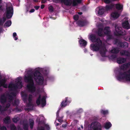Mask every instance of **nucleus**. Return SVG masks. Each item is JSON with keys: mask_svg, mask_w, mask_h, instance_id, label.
I'll return each instance as SVG.
<instances>
[{"mask_svg": "<svg viewBox=\"0 0 130 130\" xmlns=\"http://www.w3.org/2000/svg\"><path fill=\"white\" fill-rule=\"evenodd\" d=\"M13 36L14 38L15 37H16L17 35V34L16 32H14L13 33Z\"/></svg>", "mask_w": 130, "mask_h": 130, "instance_id": "61", "label": "nucleus"}, {"mask_svg": "<svg viewBox=\"0 0 130 130\" xmlns=\"http://www.w3.org/2000/svg\"><path fill=\"white\" fill-rule=\"evenodd\" d=\"M117 57V56L115 55H112L110 56V58L114 60L116 59Z\"/></svg>", "mask_w": 130, "mask_h": 130, "instance_id": "48", "label": "nucleus"}, {"mask_svg": "<svg viewBox=\"0 0 130 130\" xmlns=\"http://www.w3.org/2000/svg\"><path fill=\"white\" fill-rule=\"evenodd\" d=\"M48 9L49 11L51 12H52L54 11V9L53 6L52 5L48 7Z\"/></svg>", "mask_w": 130, "mask_h": 130, "instance_id": "45", "label": "nucleus"}, {"mask_svg": "<svg viewBox=\"0 0 130 130\" xmlns=\"http://www.w3.org/2000/svg\"><path fill=\"white\" fill-rule=\"evenodd\" d=\"M19 100L18 99H16L14 100V102L13 103V105L14 106H17L19 104Z\"/></svg>", "mask_w": 130, "mask_h": 130, "instance_id": "37", "label": "nucleus"}, {"mask_svg": "<svg viewBox=\"0 0 130 130\" xmlns=\"http://www.w3.org/2000/svg\"><path fill=\"white\" fill-rule=\"evenodd\" d=\"M7 101V98L4 94L1 95L0 96V101L1 104H4L6 103Z\"/></svg>", "mask_w": 130, "mask_h": 130, "instance_id": "11", "label": "nucleus"}, {"mask_svg": "<svg viewBox=\"0 0 130 130\" xmlns=\"http://www.w3.org/2000/svg\"><path fill=\"white\" fill-rule=\"evenodd\" d=\"M6 17L7 18H11L13 13V9L12 6H9L7 7L6 9Z\"/></svg>", "mask_w": 130, "mask_h": 130, "instance_id": "5", "label": "nucleus"}, {"mask_svg": "<svg viewBox=\"0 0 130 130\" xmlns=\"http://www.w3.org/2000/svg\"><path fill=\"white\" fill-rule=\"evenodd\" d=\"M77 2L75 1H73L72 3L73 6H77L78 5V3H80L81 2L82 0H75Z\"/></svg>", "mask_w": 130, "mask_h": 130, "instance_id": "28", "label": "nucleus"}, {"mask_svg": "<svg viewBox=\"0 0 130 130\" xmlns=\"http://www.w3.org/2000/svg\"><path fill=\"white\" fill-rule=\"evenodd\" d=\"M68 97H66L64 100H63L61 103L60 106L61 107H66L68 103H70L71 102V100H68Z\"/></svg>", "mask_w": 130, "mask_h": 130, "instance_id": "9", "label": "nucleus"}, {"mask_svg": "<svg viewBox=\"0 0 130 130\" xmlns=\"http://www.w3.org/2000/svg\"><path fill=\"white\" fill-rule=\"evenodd\" d=\"M11 130H17V128L13 124L11 125L10 126Z\"/></svg>", "mask_w": 130, "mask_h": 130, "instance_id": "41", "label": "nucleus"}, {"mask_svg": "<svg viewBox=\"0 0 130 130\" xmlns=\"http://www.w3.org/2000/svg\"><path fill=\"white\" fill-rule=\"evenodd\" d=\"M35 11V10L34 9H32L29 11L30 13H32Z\"/></svg>", "mask_w": 130, "mask_h": 130, "instance_id": "60", "label": "nucleus"}, {"mask_svg": "<svg viewBox=\"0 0 130 130\" xmlns=\"http://www.w3.org/2000/svg\"><path fill=\"white\" fill-rule=\"evenodd\" d=\"M115 6V4L112 3L110 4L106 5L104 7L105 9V11L106 12L112 10L113 8H114Z\"/></svg>", "mask_w": 130, "mask_h": 130, "instance_id": "7", "label": "nucleus"}, {"mask_svg": "<svg viewBox=\"0 0 130 130\" xmlns=\"http://www.w3.org/2000/svg\"><path fill=\"white\" fill-rule=\"evenodd\" d=\"M126 61V59L125 58L119 57L117 58V61L118 63L119 64H121L125 62Z\"/></svg>", "mask_w": 130, "mask_h": 130, "instance_id": "12", "label": "nucleus"}, {"mask_svg": "<svg viewBox=\"0 0 130 130\" xmlns=\"http://www.w3.org/2000/svg\"><path fill=\"white\" fill-rule=\"evenodd\" d=\"M112 126V124L110 122H107L105 123L104 125V127L106 129H109Z\"/></svg>", "mask_w": 130, "mask_h": 130, "instance_id": "31", "label": "nucleus"}, {"mask_svg": "<svg viewBox=\"0 0 130 130\" xmlns=\"http://www.w3.org/2000/svg\"><path fill=\"white\" fill-rule=\"evenodd\" d=\"M118 25H115V27L116 31L115 32V35L117 36L124 35H126L125 31L122 29L121 27H118Z\"/></svg>", "mask_w": 130, "mask_h": 130, "instance_id": "3", "label": "nucleus"}, {"mask_svg": "<svg viewBox=\"0 0 130 130\" xmlns=\"http://www.w3.org/2000/svg\"><path fill=\"white\" fill-rule=\"evenodd\" d=\"M6 81L5 79H3L0 80V87L3 86L5 88H7V85L6 84Z\"/></svg>", "mask_w": 130, "mask_h": 130, "instance_id": "13", "label": "nucleus"}, {"mask_svg": "<svg viewBox=\"0 0 130 130\" xmlns=\"http://www.w3.org/2000/svg\"><path fill=\"white\" fill-rule=\"evenodd\" d=\"M59 110H58L56 113V116L57 117V118H58V117H59Z\"/></svg>", "mask_w": 130, "mask_h": 130, "instance_id": "58", "label": "nucleus"}, {"mask_svg": "<svg viewBox=\"0 0 130 130\" xmlns=\"http://www.w3.org/2000/svg\"><path fill=\"white\" fill-rule=\"evenodd\" d=\"M101 113L103 114L104 115H106L108 113V111L107 110H101Z\"/></svg>", "mask_w": 130, "mask_h": 130, "instance_id": "42", "label": "nucleus"}, {"mask_svg": "<svg viewBox=\"0 0 130 130\" xmlns=\"http://www.w3.org/2000/svg\"><path fill=\"white\" fill-rule=\"evenodd\" d=\"M100 21L102 23L99 24H107V21H106L104 19H102Z\"/></svg>", "mask_w": 130, "mask_h": 130, "instance_id": "38", "label": "nucleus"}, {"mask_svg": "<svg viewBox=\"0 0 130 130\" xmlns=\"http://www.w3.org/2000/svg\"><path fill=\"white\" fill-rule=\"evenodd\" d=\"M103 28H99L98 32V35L99 36H103Z\"/></svg>", "mask_w": 130, "mask_h": 130, "instance_id": "25", "label": "nucleus"}, {"mask_svg": "<svg viewBox=\"0 0 130 130\" xmlns=\"http://www.w3.org/2000/svg\"><path fill=\"white\" fill-rule=\"evenodd\" d=\"M62 127L65 128L67 127V125L66 124H63L62 125Z\"/></svg>", "mask_w": 130, "mask_h": 130, "instance_id": "62", "label": "nucleus"}, {"mask_svg": "<svg viewBox=\"0 0 130 130\" xmlns=\"http://www.w3.org/2000/svg\"><path fill=\"white\" fill-rule=\"evenodd\" d=\"M29 126L30 128L31 129H32L34 125V121L33 120L31 119L29 120Z\"/></svg>", "mask_w": 130, "mask_h": 130, "instance_id": "34", "label": "nucleus"}, {"mask_svg": "<svg viewBox=\"0 0 130 130\" xmlns=\"http://www.w3.org/2000/svg\"><path fill=\"white\" fill-rule=\"evenodd\" d=\"M95 42H96V44H98L99 45H101V46H102V41L99 38H96V41Z\"/></svg>", "mask_w": 130, "mask_h": 130, "instance_id": "29", "label": "nucleus"}, {"mask_svg": "<svg viewBox=\"0 0 130 130\" xmlns=\"http://www.w3.org/2000/svg\"><path fill=\"white\" fill-rule=\"evenodd\" d=\"M61 3H63L65 5L68 6H70L72 4L71 0H60Z\"/></svg>", "mask_w": 130, "mask_h": 130, "instance_id": "14", "label": "nucleus"}, {"mask_svg": "<svg viewBox=\"0 0 130 130\" xmlns=\"http://www.w3.org/2000/svg\"><path fill=\"white\" fill-rule=\"evenodd\" d=\"M6 20V18L3 17L1 19L0 18V24H3L5 22Z\"/></svg>", "mask_w": 130, "mask_h": 130, "instance_id": "39", "label": "nucleus"}, {"mask_svg": "<svg viewBox=\"0 0 130 130\" xmlns=\"http://www.w3.org/2000/svg\"><path fill=\"white\" fill-rule=\"evenodd\" d=\"M115 6L116 8L118 10H122L123 6L120 4H116Z\"/></svg>", "mask_w": 130, "mask_h": 130, "instance_id": "26", "label": "nucleus"}, {"mask_svg": "<svg viewBox=\"0 0 130 130\" xmlns=\"http://www.w3.org/2000/svg\"><path fill=\"white\" fill-rule=\"evenodd\" d=\"M119 50L118 48H115L111 51V52L112 53L117 54L119 52Z\"/></svg>", "mask_w": 130, "mask_h": 130, "instance_id": "30", "label": "nucleus"}, {"mask_svg": "<svg viewBox=\"0 0 130 130\" xmlns=\"http://www.w3.org/2000/svg\"><path fill=\"white\" fill-rule=\"evenodd\" d=\"M34 8L36 9V10H37L40 8V6H34Z\"/></svg>", "mask_w": 130, "mask_h": 130, "instance_id": "59", "label": "nucleus"}, {"mask_svg": "<svg viewBox=\"0 0 130 130\" xmlns=\"http://www.w3.org/2000/svg\"><path fill=\"white\" fill-rule=\"evenodd\" d=\"M114 44L118 46L122 47V42L118 39L115 40L114 41Z\"/></svg>", "mask_w": 130, "mask_h": 130, "instance_id": "17", "label": "nucleus"}, {"mask_svg": "<svg viewBox=\"0 0 130 130\" xmlns=\"http://www.w3.org/2000/svg\"><path fill=\"white\" fill-rule=\"evenodd\" d=\"M122 24H129L128 21H125L122 23Z\"/></svg>", "mask_w": 130, "mask_h": 130, "instance_id": "52", "label": "nucleus"}, {"mask_svg": "<svg viewBox=\"0 0 130 130\" xmlns=\"http://www.w3.org/2000/svg\"><path fill=\"white\" fill-rule=\"evenodd\" d=\"M127 63L124 64L120 67V70L119 71L118 75L117 78L119 81L125 79L126 81H130V69L126 71H122V70L125 71L129 68Z\"/></svg>", "mask_w": 130, "mask_h": 130, "instance_id": "2", "label": "nucleus"}, {"mask_svg": "<svg viewBox=\"0 0 130 130\" xmlns=\"http://www.w3.org/2000/svg\"><path fill=\"white\" fill-rule=\"evenodd\" d=\"M1 130H7L6 128L4 126L1 127L0 128Z\"/></svg>", "mask_w": 130, "mask_h": 130, "instance_id": "54", "label": "nucleus"}, {"mask_svg": "<svg viewBox=\"0 0 130 130\" xmlns=\"http://www.w3.org/2000/svg\"><path fill=\"white\" fill-rule=\"evenodd\" d=\"M46 2V0H42L41 1V3H45Z\"/></svg>", "mask_w": 130, "mask_h": 130, "instance_id": "63", "label": "nucleus"}, {"mask_svg": "<svg viewBox=\"0 0 130 130\" xmlns=\"http://www.w3.org/2000/svg\"><path fill=\"white\" fill-rule=\"evenodd\" d=\"M45 127L46 128L47 130H50V127L48 125H46Z\"/></svg>", "mask_w": 130, "mask_h": 130, "instance_id": "57", "label": "nucleus"}, {"mask_svg": "<svg viewBox=\"0 0 130 130\" xmlns=\"http://www.w3.org/2000/svg\"><path fill=\"white\" fill-rule=\"evenodd\" d=\"M107 35L106 36V40H107L108 41L113 39V37L112 35H109V34Z\"/></svg>", "mask_w": 130, "mask_h": 130, "instance_id": "40", "label": "nucleus"}, {"mask_svg": "<svg viewBox=\"0 0 130 130\" xmlns=\"http://www.w3.org/2000/svg\"><path fill=\"white\" fill-rule=\"evenodd\" d=\"M101 46L97 44H92L91 45V49L94 51H98Z\"/></svg>", "mask_w": 130, "mask_h": 130, "instance_id": "8", "label": "nucleus"}, {"mask_svg": "<svg viewBox=\"0 0 130 130\" xmlns=\"http://www.w3.org/2000/svg\"><path fill=\"white\" fill-rule=\"evenodd\" d=\"M41 103V106L42 107H44L46 104V98L44 96H43L41 99V96L39 95L38 97L36 100L37 104L39 105Z\"/></svg>", "mask_w": 130, "mask_h": 130, "instance_id": "4", "label": "nucleus"}, {"mask_svg": "<svg viewBox=\"0 0 130 130\" xmlns=\"http://www.w3.org/2000/svg\"><path fill=\"white\" fill-rule=\"evenodd\" d=\"M109 28L108 27H105L104 29V33L105 34H108L109 33Z\"/></svg>", "mask_w": 130, "mask_h": 130, "instance_id": "33", "label": "nucleus"}, {"mask_svg": "<svg viewBox=\"0 0 130 130\" xmlns=\"http://www.w3.org/2000/svg\"><path fill=\"white\" fill-rule=\"evenodd\" d=\"M107 52V50L105 47L101 49L100 51V54L103 57H105L106 53Z\"/></svg>", "mask_w": 130, "mask_h": 130, "instance_id": "19", "label": "nucleus"}, {"mask_svg": "<svg viewBox=\"0 0 130 130\" xmlns=\"http://www.w3.org/2000/svg\"><path fill=\"white\" fill-rule=\"evenodd\" d=\"M106 12L104 7H102L99 8L98 11V14L99 15H102L103 14L104 12Z\"/></svg>", "mask_w": 130, "mask_h": 130, "instance_id": "15", "label": "nucleus"}, {"mask_svg": "<svg viewBox=\"0 0 130 130\" xmlns=\"http://www.w3.org/2000/svg\"><path fill=\"white\" fill-rule=\"evenodd\" d=\"M79 18V16L78 15H75L73 17L74 19L75 20H77Z\"/></svg>", "mask_w": 130, "mask_h": 130, "instance_id": "46", "label": "nucleus"}, {"mask_svg": "<svg viewBox=\"0 0 130 130\" xmlns=\"http://www.w3.org/2000/svg\"><path fill=\"white\" fill-rule=\"evenodd\" d=\"M78 24H89L88 22L86 20H82L78 21Z\"/></svg>", "mask_w": 130, "mask_h": 130, "instance_id": "23", "label": "nucleus"}, {"mask_svg": "<svg viewBox=\"0 0 130 130\" xmlns=\"http://www.w3.org/2000/svg\"><path fill=\"white\" fill-rule=\"evenodd\" d=\"M92 125V127L93 130H101V125L99 122L94 121L91 124V125Z\"/></svg>", "mask_w": 130, "mask_h": 130, "instance_id": "6", "label": "nucleus"}, {"mask_svg": "<svg viewBox=\"0 0 130 130\" xmlns=\"http://www.w3.org/2000/svg\"><path fill=\"white\" fill-rule=\"evenodd\" d=\"M45 6L44 5H42L41 6V9L44 8V7Z\"/></svg>", "mask_w": 130, "mask_h": 130, "instance_id": "64", "label": "nucleus"}, {"mask_svg": "<svg viewBox=\"0 0 130 130\" xmlns=\"http://www.w3.org/2000/svg\"><path fill=\"white\" fill-rule=\"evenodd\" d=\"M13 121L14 122H17L18 121V120L17 118H14L12 119Z\"/></svg>", "mask_w": 130, "mask_h": 130, "instance_id": "55", "label": "nucleus"}, {"mask_svg": "<svg viewBox=\"0 0 130 130\" xmlns=\"http://www.w3.org/2000/svg\"><path fill=\"white\" fill-rule=\"evenodd\" d=\"M10 103H8L6 104L5 107V108L6 109H8L9 108L10 106Z\"/></svg>", "mask_w": 130, "mask_h": 130, "instance_id": "50", "label": "nucleus"}, {"mask_svg": "<svg viewBox=\"0 0 130 130\" xmlns=\"http://www.w3.org/2000/svg\"><path fill=\"white\" fill-rule=\"evenodd\" d=\"M9 99V102H12L13 100V97L11 95H8Z\"/></svg>", "mask_w": 130, "mask_h": 130, "instance_id": "44", "label": "nucleus"}, {"mask_svg": "<svg viewBox=\"0 0 130 130\" xmlns=\"http://www.w3.org/2000/svg\"><path fill=\"white\" fill-rule=\"evenodd\" d=\"M21 96L22 98V100L24 102H26L27 100V94L26 93L22 92Z\"/></svg>", "mask_w": 130, "mask_h": 130, "instance_id": "18", "label": "nucleus"}, {"mask_svg": "<svg viewBox=\"0 0 130 130\" xmlns=\"http://www.w3.org/2000/svg\"><path fill=\"white\" fill-rule=\"evenodd\" d=\"M38 130H45V129L44 127L41 126L38 128Z\"/></svg>", "mask_w": 130, "mask_h": 130, "instance_id": "56", "label": "nucleus"}, {"mask_svg": "<svg viewBox=\"0 0 130 130\" xmlns=\"http://www.w3.org/2000/svg\"><path fill=\"white\" fill-rule=\"evenodd\" d=\"M121 54L123 56H129V52L126 50H122L120 52Z\"/></svg>", "mask_w": 130, "mask_h": 130, "instance_id": "22", "label": "nucleus"}, {"mask_svg": "<svg viewBox=\"0 0 130 130\" xmlns=\"http://www.w3.org/2000/svg\"><path fill=\"white\" fill-rule=\"evenodd\" d=\"M32 95H29V96L28 99V101L29 102H31L32 100Z\"/></svg>", "mask_w": 130, "mask_h": 130, "instance_id": "49", "label": "nucleus"}, {"mask_svg": "<svg viewBox=\"0 0 130 130\" xmlns=\"http://www.w3.org/2000/svg\"><path fill=\"white\" fill-rule=\"evenodd\" d=\"M104 2L106 4H109L111 2V0H103Z\"/></svg>", "mask_w": 130, "mask_h": 130, "instance_id": "47", "label": "nucleus"}, {"mask_svg": "<svg viewBox=\"0 0 130 130\" xmlns=\"http://www.w3.org/2000/svg\"><path fill=\"white\" fill-rule=\"evenodd\" d=\"M10 118L9 116H7L4 118L3 121L4 123L6 124H8L9 123Z\"/></svg>", "mask_w": 130, "mask_h": 130, "instance_id": "32", "label": "nucleus"}, {"mask_svg": "<svg viewBox=\"0 0 130 130\" xmlns=\"http://www.w3.org/2000/svg\"><path fill=\"white\" fill-rule=\"evenodd\" d=\"M8 87L9 88H13L14 90H16L18 88L17 85L15 84H10L8 86Z\"/></svg>", "mask_w": 130, "mask_h": 130, "instance_id": "27", "label": "nucleus"}, {"mask_svg": "<svg viewBox=\"0 0 130 130\" xmlns=\"http://www.w3.org/2000/svg\"><path fill=\"white\" fill-rule=\"evenodd\" d=\"M111 16L113 18L117 19L119 17V14L118 12H114L111 14Z\"/></svg>", "mask_w": 130, "mask_h": 130, "instance_id": "24", "label": "nucleus"}, {"mask_svg": "<svg viewBox=\"0 0 130 130\" xmlns=\"http://www.w3.org/2000/svg\"><path fill=\"white\" fill-rule=\"evenodd\" d=\"M122 26L126 29H130V25H122Z\"/></svg>", "mask_w": 130, "mask_h": 130, "instance_id": "43", "label": "nucleus"}, {"mask_svg": "<svg viewBox=\"0 0 130 130\" xmlns=\"http://www.w3.org/2000/svg\"><path fill=\"white\" fill-rule=\"evenodd\" d=\"M11 22L10 20H8L6 21L4 24H11Z\"/></svg>", "mask_w": 130, "mask_h": 130, "instance_id": "51", "label": "nucleus"}, {"mask_svg": "<svg viewBox=\"0 0 130 130\" xmlns=\"http://www.w3.org/2000/svg\"><path fill=\"white\" fill-rule=\"evenodd\" d=\"M39 85H42L43 84L44 78L41 75L39 71L36 70L34 73H30L25 76L24 78L25 82L28 84L27 85V88L28 91L33 93L36 90V87L34 85L33 78Z\"/></svg>", "mask_w": 130, "mask_h": 130, "instance_id": "1", "label": "nucleus"}, {"mask_svg": "<svg viewBox=\"0 0 130 130\" xmlns=\"http://www.w3.org/2000/svg\"><path fill=\"white\" fill-rule=\"evenodd\" d=\"M27 106L31 107L32 106V104L31 102H29L27 104Z\"/></svg>", "mask_w": 130, "mask_h": 130, "instance_id": "53", "label": "nucleus"}, {"mask_svg": "<svg viewBox=\"0 0 130 130\" xmlns=\"http://www.w3.org/2000/svg\"><path fill=\"white\" fill-rule=\"evenodd\" d=\"M96 38V36L93 34L90 35L89 37V39L93 42H95Z\"/></svg>", "mask_w": 130, "mask_h": 130, "instance_id": "21", "label": "nucleus"}, {"mask_svg": "<svg viewBox=\"0 0 130 130\" xmlns=\"http://www.w3.org/2000/svg\"><path fill=\"white\" fill-rule=\"evenodd\" d=\"M128 44L126 42H122V47L126 48L128 47Z\"/></svg>", "mask_w": 130, "mask_h": 130, "instance_id": "35", "label": "nucleus"}, {"mask_svg": "<svg viewBox=\"0 0 130 130\" xmlns=\"http://www.w3.org/2000/svg\"><path fill=\"white\" fill-rule=\"evenodd\" d=\"M114 44L118 46L122 47V42L118 39L115 40L114 41Z\"/></svg>", "mask_w": 130, "mask_h": 130, "instance_id": "16", "label": "nucleus"}, {"mask_svg": "<svg viewBox=\"0 0 130 130\" xmlns=\"http://www.w3.org/2000/svg\"><path fill=\"white\" fill-rule=\"evenodd\" d=\"M23 127L24 130H28V126L27 123H23Z\"/></svg>", "mask_w": 130, "mask_h": 130, "instance_id": "36", "label": "nucleus"}, {"mask_svg": "<svg viewBox=\"0 0 130 130\" xmlns=\"http://www.w3.org/2000/svg\"><path fill=\"white\" fill-rule=\"evenodd\" d=\"M79 44L82 46H85L87 45V42L83 39H81L79 41Z\"/></svg>", "mask_w": 130, "mask_h": 130, "instance_id": "20", "label": "nucleus"}, {"mask_svg": "<svg viewBox=\"0 0 130 130\" xmlns=\"http://www.w3.org/2000/svg\"><path fill=\"white\" fill-rule=\"evenodd\" d=\"M21 79L19 77H18L16 79V82L17 83L15 84L17 85V87L19 89H21L22 87V82L21 81Z\"/></svg>", "mask_w": 130, "mask_h": 130, "instance_id": "10", "label": "nucleus"}]
</instances>
